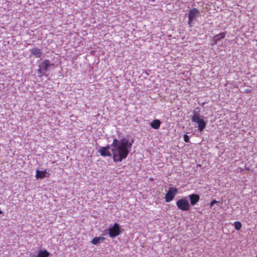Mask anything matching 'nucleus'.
Masks as SVG:
<instances>
[{"mask_svg":"<svg viewBox=\"0 0 257 257\" xmlns=\"http://www.w3.org/2000/svg\"><path fill=\"white\" fill-rule=\"evenodd\" d=\"M113 160L114 162H121L125 159L130 152L128 146H111Z\"/></svg>","mask_w":257,"mask_h":257,"instance_id":"1","label":"nucleus"},{"mask_svg":"<svg viewBox=\"0 0 257 257\" xmlns=\"http://www.w3.org/2000/svg\"><path fill=\"white\" fill-rule=\"evenodd\" d=\"M204 116L201 115L198 112L194 111V115L191 117V121L198 124V130L202 132L207 124V121L204 120Z\"/></svg>","mask_w":257,"mask_h":257,"instance_id":"2","label":"nucleus"},{"mask_svg":"<svg viewBox=\"0 0 257 257\" xmlns=\"http://www.w3.org/2000/svg\"><path fill=\"white\" fill-rule=\"evenodd\" d=\"M176 205L182 211H188L190 208V205L188 201L184 198L179 199L176 202Z\"/></svg>","mask_w":257,"mask_h":257,"instance_id":"3","label":"nucleus"},{"mask_svg":"<svg viewBox=\"0 0 257 257\" xmlns=\"http://www.w3.org/2000/svg\"><path fill=\"white\" fill-rule=\"evenodd\" d=\"M200 15L199 11L196 8L191 9L188 15V25L191 27L192 26L193 21L197 19Z\"/></svg>","mask_w":257,"mask_h":257,"instance_id":"4","label":"nucleus"},{"mask_svg":"<svg viewBox=\"0 0 257 257\" xmlns=\"http://www.w3.org/2000/svg\"><path fill=\"white\" fill-rule=\"evenodd\" d=\"M177 192L178 189L176 188L170 187L165 196L166 202H169L173 200Z\"/></svg>","mask_w":257,"mask_h":257,"instance_id":"5","label":"nucleus"},{"mask_svg":"<svg viewBox=\"0 0 257 257\" xmlns=\"http://www.w3.org/2000/svg\"><path fill=\"white\" fill-rule=\"evenodd\" d=\"M120 227L118 224L115 223L112 227L108 229V234L110 237H115L120 234Z\"/></svg>","mask_w":257,"mask_h":257,"instance_id":"6","label":"nucleus"},{"mask_svg":"<svg viewBox=\"0 0 257 257\" xmlns=\"http://www.w3.org/2000/svg\"><path fill=\"white\" fill-rule=\"evenodd\" d=\"M111 149L112 147L111 146H106L104 147H101L99 149V152L102 156L110 157L112 155Z\"/></svg>","mask_w":257,"mask_h":257,"instance_id":"7","label":"nucleus"},{"mask_svg":"<svg viewBox=\"0 0 257 257\" xmlns=\"http://www.w3.org/2000/svg\"><path fill=\"white\" fill-rule=\"evenodd\" d=\"M54 63H51L48 60H45L40 64V67H41V70H44V72H46L49 69L50 66H54Z\"/></svg>","mask_w":257,"mask_h":257,"instance_id":"8","label":"nucleus"},{"mask_svg":"<svg viewBox=\"0 0 257 257\" xmlns=\"http://www.w3.org/2000/svg\"><path fill=\"white\" fill-rule=\"evenodd\" d=\"M191 205H194L196 204L200 199V197L198 194H192L188 196Z\"/></svg>","mask_w":257,"mask_h":257,"instance_id":"9","label":"nucleus"},{"mask_svg":"<svg viewBox=\"0 0 257 257\" xmlns=\"http://www.w3.org/2000/svg\"><path fill=\"white\" fill-rule=\"evenodd\" d=\"M47 172L46 170L45 171H40L39 170H37L35 177L37 179H42L45 177H48L50 174L48 173V175H47Z\"/></svg>","mask_w":257,"mask_h":257,"instance_id":"10","label":"nucleus"},{"mask_svg":"<svg viewBox=\"0 0 257 257\" xmlns=\"http://www.w3.org/2000/svg\"><path fill=\"white\" fill-rule=\"evenodd\" d=\"M105 239V238L103 236L95 237L91 240V242L92 244L96 245L100 242H103Z\"/></svg>","mask_w":257,"mask_h":257,"instance_id":"11","label":"nucleus"},{"mask_svg":"<svg viewBox=\"0 0 257 257\" xmlns=\"http://www.w3.org/2000/svg\"><path fill=\"white\" fill-rule=\"evenodd\" d=\"M31 54L35 56V57L36 58H40L42 56V52L41 51V50L37 48L31 49Z\"/></svg>","mask_w":257,"mask_h":257,"instance_id":"12","label":"nucleus"},{"mask_svg":"<svg viewBox=\"0 0 257 257\" xmlns=\"http://www.w3.org/2000/svg\"><path fill=\"white\" fill-rule=\"evenodd\" d=\"M226 33L222 32L219 34L216 35L214 36L213 40L215 42V43L216 44L218 41H220L221 39L224 38L225 36Z\"/></svg>","mask_w":257,"mask_h":257,"instance_id":"13","label":"nucleus"},{"mask_svg":"<svg viewBox=\"0 0 257 257\" xmlns=\"http://www.w3.org/2000/svg\"><path fill=\"white\" fill-rule=\"evenodd\" d=\"M50 253L46 250L39 251L35 257H48Z\"/></svg>","mask_w":257,"mask_h":257,"instance_id":"14","label":"nucleus"},{"mask_svg":"<svg viewBox=\"0 0 257 257\" xmlns=\"http://www.w3.org/2000/svg\"><path fill=\"white\" fill-rule=\"evenodd\" d=\"M160 124L161 121L158 119L154 120L151 123V126L155 129H158L160 127Z\"/></svg>","mask_w":257,"mask_h":257,"instance_id":"15","label":"nucleus"},{"mask_svg":"<svg viewBox=\"0 0 257 257\" xmlns=\"http://www.w3.org/2000/svg\"><path fill=\"white\" fill-rule=\"evenodd\" d=\"M234 227L236 230H239L241 227V224L239 221H236L234 222Z\"/></svg>","mask_w":257,"mask_h":257,"instance_id":"16","label":"nucleus"},{"mask_svg":"<svg viewBox=\"0 0 257 257\" xmlns=\"http://www.w3.org/2000/svg\"><path fill=\"white\" fill-rule=\"evenodd\" d=\"M132 143H133V141L128 142V140L125 139L121 140V143L119 145H132Z\"/></svg>","mask_w":257,"mask_h":257,"instance_id":"17","label":"nucleus"},{"mask_svg":"<svg viewBox=\"0 0 257 257\" xmlns=\"http://www.w3.org/2000/svg\"><path fill=\"white\" fill-rule=\"evenodd\" d=\"M184 140L185 142L188 143L189 142V137L187 135L184 136Z\"/></svg>","mask_w":257,"mask_h":257,"instance_id":"18","label":"nucleus"},{"mask_svg":"<svg viewBox=\"0 0 257 257\" xmlns=\"http://www.w3.org/2000/svg\"><path fill=\"white\" fill-rule=\"evenodd\" d=\"M217 202H218V201H217L216 200H213L210 202V206L212 207L214 204L216 203Z\"/></svg>","mask_w":257,"mask_h":257,"instance_id":"19","label":"nucleus"},{"mask_svg":"<svg viewBox=\"0 0 257 257\" xmlns=\"http://www.w3.org/2000/svg\"><path fill=\"white\" fill-rule=\"evenodd\" d=\"M39 72L41 74H44L45 72L44 71V70H41V67H40L39 69L38 70Z\"/></svg>","mask_w":257,"mask_h":257,"instance_id":"20","label":"nucleus"},{"mask_svg":"<svg viewBox=\"0 0 257 257\" xmlns=\"http://www.w3.org/2000/svg\"><path fill=\"white\" fill-rule=\"evenodd\" d=\"M116 142H117V140H115V139H114L113 140V142L112 143V145H117V143H116Z\"/></svg>","mask_w":257,"mask_h":257,"instance_id":"21","label":"nucleus"},{"mask_svg":"<svg viewBox=\"0 0 257 257\" xmlns=\"http://www.w3.org/2000/svg\"><path fill=\"white\" fill-rule=\"evenodd\" d=\"M250 91H251V90H249V89H246V90H245V92L246 93H249V92H250Z\"/></svg>","mask_w":257,"mask_h":257,"instance_id":"22","label":"nucleus"},{"mask_svg":"<svg viewBox=\"0 0 257 257\" xmlns=\"http://www.w3.org/2000/svg\"><path fill=\"white\" fill-rule=\"evenodd\" d=\"M2 213H3L2 211H1V210H0V214H2Z\"/></svg>","mask_w":257,"mask_h":257,"instance_id":"23","label":"nucleus"},{"mask_svg":"<svg viewBox=\"0 0 257 257\" xmlns=\"http://www.w3.org/2000/svg\"><path fill=\"white\" fill-rule=\"evenodd\" d=\"M256 257H257V255L256 256Z\"/></svg>","mask_w":257,"mask_h":257,"instance_id":"24","label":"nucleus"}]
</instances>
